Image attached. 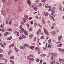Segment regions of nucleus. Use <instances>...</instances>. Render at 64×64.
I'll return each mask as SVG.
<instances>
[{"instance_id":"1","label":"nucleus","mask_w":64,"mask_h":64,"mask_svg":"<svg viewBox=\"0 0 64 64\" xmlns=\"http://www.w3.org/2000/svg\"><path fill=\"white\" fill-rule=\"evenodd\" d=\"M28 16L26 14H25L24 16V19L23 20V21L24 23H25L26 21H27V20L28 19Z\"/></svg>"},{"instance_id":"2","label":"nucleus","mask_w":64,"mask_h":64,"mask_svg":"<svg viewBox=\"0 0 64 64\" xmlns=\"http://www.w3.org/2000/svg\"><path fill=\"white\" fill-rule=\"evenodd\" d=\"M1 14L3 16H5L6 15V13L5 12V10H3V9L2 10Z\"/></svg>"},{"instance_id":"3","label":"nucleus","mask_w":64,"mask_h":64,"mask_svg":"<svg viewBox=\"0 0 64 64\" xmlns=\"http://www.w3.org/2000/svg\"><path fill=\"white\" fill-rule=\"evenodd\" d=\"M26 2L29 6L30 7V5H31V2L30 1V0H27Z\"/></svg>"},{"instance_id":"4","label":"nucleus","mask_w":64,"mask_h":64,"mask_svg":"<svg viewBox=\"0 0 64 64\" xmlns=\"http://www.w3.org/2000/svg\"><path fill=\"white\" fill-rule=\"evenodd\" d=\"M44 33L46 34V35H48V36L49 35V33H48V31H47V30H46V29H45V28H44Z\"/></svg>"},{"instance_id":"5","label":"nucleus","mask_w":64,"mask_h":64,"mask_svg":"<svg viewBox=\"0 0 64 64\" xmlns=\"http://www.w3.org/2000/svg\"><path fill=\"white\" fill-rule=\"evenodd\" d=\"M6 12H8V15L9 16L10 15L9 12H10V10H9L8 9H6Z\"/></svg>"},{"instance_id":"6","label":"nucleus","mask_w":64,"mask_h":64,"mask_svg":"<svg viewBox=\"0 0 64 64\" xmlns=\"http://www.w3.org/2000/svg\"><path fill=\"white\" fill-rule=\"evenodd\" d=\"M58 40L59 41H61V39H62V36H59L58 37Z\"/></svg>"},{"instance_id":"7","label":"nucleus","mask_w":64,"mask_h":64,"mask_svg":"<svg viewBox=\"0 0 64 64\" xmlns=\"http://www.w3.org/2000/svg\"><path fill=\"white\" fill-rule=\"evenodd\" d=\"M22 31L24 32V34L26 35H27V36L28 35V32H27L25 31V30H24V31Z\"/></svg>"},{"instance_id":"8","label":"nucleus","mask_w":64,"mask_h":64,"mask_svg":"<svg viewBox=\"0 0 64 64\" xmlns=\"http://www.w3.org/2000/svg\"><path fill=\"white\" fill-rule=\"evenodd\" d=\"M22 25H20V28L21 29V30L22 31H24V30L22 28Z\"/></svg>"},{"instance_id":"9","label":"nucleus","mask_w":64,"mask_h":64,"mask_svg":"<svg viewBox=\"0 0 64 64\" xmlns=\"http://www.w3.org/2000/svg\"><path fill=\"white\" fill-rule=\"evenodd\" d=\"M40 56H41V57H44L46 56V54H41L40 55Z\"/></svg>"},{"instance_id":"10","label":"nucleus","mask_w":64,"mask_h":64,"mask_svg":"<svg viewBox=\"0 0 64 64\" xmlns=\"http://www.w3.org/2000/svg\"><path fill=\"white\" fill-rule=\"evenodd\" d=\"M44 16L46 17V16H48V13H46L44 14Z\"/></svg>"},{"instance_id":"11","label":"nucleus","mask_w":64,"mask_h":64,"mask_svg":"<svg viewBox=\"0 0 64 64\" xmlns=\"http://www.w3.org/2000/svg\"><path fill=\"white\" fill-rule=\"evenodd\" d=\"M21 8H20L17 10V12H21Z\"/></svg>"},{"instance_id":"12","label":"nucleus","mask_w":64,"mask_h":64,"mask_svg":"<svg viewBox=\"0 0 64 64\" xmlns=\"http://www.w3.org/2000/svg\"><path fill=\"white\" fill-rule=\"evenodd\" d=\"M45 8H51V7L50 6H48L46 5Z\"/></svg>"},{"instance_id":"13","label":"nucleus","mask_w":64,"mask_h":64,"mask_svg":"<svg viewBox=\"0 0 64 64\" xmlns=\"http://www.w3.org/2000/svg\"><path fill=\"white\" fill-rule=\"evenodd\" d=\"M59 9L60 11H61L62 10V8L61 7V6H59Z\"/></svg>"},{"instance_id":"14","label":"nucleus","mask_w":64,"mask_h":64,"mask_svg":"<svg viewBox=\"0 0 64 64\" xmlns=\"http://www.w3.org/2000/svg\"><path fill=\"white\" fill-rule=\"evenodd\" d=\"M12 36H10L8 38L7 40H11L12 39Z\"/></svg>"},{"instance_id":"15","label":"nucleus","mask_w":64,"mask_h":64,"mask_svg":"<svg viewBox=\"0 0 64 64\" xmlns=\"http://www.w3.org/2000/svg\"><path fill=\"white\" fill-rule=\"evenodd\" d=\"M52 55L54 57H56L57 56V54H52Z\"/></svg>"},{"instance_id":"16","label":"nucleus","mask_w":64,"mask_h":64,"mask_svg":"<svg viewBox=\"0 0 64 64\" xmlns=\"http://www.w3.org/2000/svg\"><path fill=\"white\" fill-rule=\"evenodd\" d=\"M41 22H42V24H45V22L44 20V19H43L42 20V21Z\"/></svg>"},{"instance_id":"17","label":"nucleus","mask_w":64,"mask_h":64,"mask_svg":"<svg viewBox=\"0 0 64 64\" xmlns=\"http://www.w3.org/2000/svg\"><path fill=\"white\" fill-rule=\"evenodd\" d=\"M62 44H59L58 45V47H61V46H62Z\"/></svg>"},{"instance_id":"18","label":"nucleus","mask_w":64,"mask_h":64,"mask_svg":"<svg viewBox=\"0 0 64 64\" xmlns=\"http://www.w3.org/2000/svg\"><path fill=\"white\" fill-rule=\"evenodd\" d=\"M23 46L24 48H25L26 47H28V44H24L23 45Z\"/></svg>"},{"instance_id":"19","label":"nucleus","mask_w":64,"mask_h":64,"mask_svg":"<svg viewBox=\"0 0 64 64\" xmlns=\"http://www.w3.org/2000/svg\"><path fill=\"white\" fill-rule=\"evenodd\" d=\"M48 42L49 44H51V40L50 39L48 40Z\"/></svg>"},{"instance_id":"20","label":"nucleus","mask_w":64,"mask_h":64,"mask_svg":"<svg viewBox=\"0 0 64 64\" xmlns=\"http://www.w3.org/2000/svg\"><path fill=\"white\" fill-rule=\"evenodd\" d=\"M8 34V32H5L4 34V36H7Z\"/></svg>"},{"instance_id":"21","label":"nucleus","mask_w":64,"mask_h":64,"mask_svg":"<svg viewBox=\"0 0 64 64\" xmlns=\"http://www.w3.org/2000/svg\"><path fill=\"white\" fill-rule=\"evenodd\" d=\"M54 24H54V23H53V26H52L51 28V29H54Z\"/></svg>"},{"instance_id":"22","label":"nucleus","mask_w":64,"mask_h":64,"mask_svg":"<svg viewBox=\"0 0 64 64\" xmlns=\"http://www.w3.org/2000/svg\"><path fill=\"white\" fill-rule=\"evenodd\" d=\"M10 62L11 63H12V64H14V62H13V61H12V60H10Z\"/></svg>"},{"instance_id":"23","label":"nucleus","mask_w":64,"mask_h":64,"mask_svg":"<svg viewBox=\"0 0 64 64\" xmlns=\"http://www.w3.org/2000/svg\"><path fill=\"white\" fill-rule=\"evenodd\" d=\"M34 48V46H32L30 47V48L31 49H32Z\"/></svg>"},{"instance_id":"24","label":"nucleus","mask_w":64,"mask_h":64,"mask_svg":"<svg viewBox=\"0 0 64 64\" xmlns=\"http://www.w3.org/2000/svg\"><path fill=\"white\" fill-rule=\"evenodd\" d=\"M55 62V60H54L52 62H51V64H53Z\"/></svg>"},{"instance_id":"25","label":"nucleus","mask_w":64,"mask_h":64,"mask_svg":"<svg viewBox=\"0 0 64 64\" xmlns=\"http://www.w3.org/2000/svg\"><path fill=\"white\" fill-rule=\"evenodd\" d=\"M7 30L8 31H12V29L10 28H9Z\"/></svg>"},{"instance_id":"26","label":"nucleus","mask_w":64,"mask_h":64,"mask_svg":"<svg viewBox=\"0 0 64 64\" xmlns=\"http://www.w3.org/2000/svg\"><path fill=\"white\" fill-rule=\"evenodd\" d=\"M48 48H51V45H50V44H48Z\"/></svg>"},{"instance_id":"27","label":"nucleus","mask_w":64,"mask_h":64,"mask_svg":"<svg viewBox=\"0 0 64 64\" xmlns=\"http://www.w3.org/2000/svg\"><path fill=\"white\" fill-rule=\"evenodd\" d=\"M29 31H32V28H30L29 29Z\"/></svg>"},{"instance_id":"28","label":"nucleus","mask_w":64,"mask_h":64,"mask_svg":"<svg viewBox=\"0 0 64 64\" xmlns=\"http://www.w3.org/2000/svg\"><path fill=\"white\" fill-rule=\"evenodd\" d=\"M20 49H23L24 48H24L23 46H20Z\"/></svg>"},{"instance_id":"29","label":"nucleus","mask_w":64,"mask_h":64,"mask_svg":"<svg viewBox=\"0 0 64 64\" xmlns=\"http://www.w3.org/2000/svg\"><path fill=\"white\" fill-rule=\"evenodd\" d=\"M31 60H32V61H33V60H34V59L33 58H30V61H31Z\"/></svg>"},{"instance_id":"30","label":"nucleus","mask_w":64,"mask_h":64,"mask_svg":"<svg viewBox=\"0 0 64 64\" xmlns=\"http://www.w3.org/2000/svg\"><path fill=\"white\" fill-rule=\"evenodd\" d=\"M22 37H23V38H26V36H24V35L22 34Z\"/></svg>"},{"instance_id":"31","label":"nucleus","mask_w":64,"mask_h":64,"mask_svg":"<svg viewBox=\"0 0 64 64\" xmlns=\"http://www.w3.org/2000/svg\"><path fill=\"white\" fill-rule=\"evenodd\" d=\"M36 61L37 62H39V60L38 59H37L36 60Z\"/></svg>"},{"instance_id":"32","label":"nucleus","mask_w":64,"mask_h":64,"mask_svg":"<svg viewBox=\"0 0 64 64\" xmlns=\"http://www.w3.org/2000/svg\"><path fill=\"white\" fill-rule=\"evenodd\" d=\"M19 39L20 40H21V39H23V38L21 36H20L19 37Z\"/></svg>"},{"instance_id":"33","label":"nucleus","mask_w":64,"mask_h":64,"mask_svg":"<svg viewBox=\"0 0 64 64\" xmlns=\"http://www.w3.org/2000/svg\"><path fill=\"white\" fill-rule=\"evenodd\" d=\"M36 34H37V35H39L40 34V33L38 31V32H36Z\"/></svg>"},{"instance_id":"34","label":"nucleus","mask_w":64,"mask_h":64,"mask_svg":"<svg viewBox=\"0 0 64 64\" xmlns=\"http://www.w3.org/2000/svg\"><path fill=\"white\" fill-rule=\"evenodd\" d=\"M1 47H3V48H5V46H4L2 44L1 45Z\"/></svg>"},{"instance_id":"35","label":"nucleus","mask_w":64,"mask_h":64,"mask_svg":"<svg viewBox=\"0 0 64 64\" xmlns=\"http://www.w3.org/2000/svg\"><path fill=\"white\" fill-rule=\"evenodd\" d=\"M26 26H27V27H29V24L28 23L26 25Z\"/></svg>"},{"instance_id":"36","label":"nucleus","mask_w":64,"mask_h":64,"mask_svg":"<svg viewBox=\"0 0 64 64\" xmlns=\"http://www.w3.org/2000/svg\"><path fill=\"white\" fill-rule=\"evenodd\" d=\"M52 33L54 35H55V34H56V32L54 31H53Z\"/></svg>"},{"instance_id":"37","label":"nucleus","mask_w":64,"mask_h":64,"mask_svg":"<svg viewBox=\"0 0 64 64\" xmlns=\"http://www.w3.org/2000/svg\"><path fill=\"white\" fill-rule=\"evenodd\" d=\"M33 34H32V35H30V37H31V38H32V37H33Z\"/></svg>"},{"instance_id":"38","label":"nucleus","mask_w":64,"mask_h":64,"mask_svg":"<svg viewBox=\"0 0 64 64\" xmlns=\"http://www.w3.org/2000/svg\"><path fill=\"white\" fill-rule=\"evenodd\" d=\"M30 57H34V56L32 55L31 54H30Z\"/></svg>"},{"instance_id":"39","label":"nucleus","mask_w":64,"mask_h":64,"mask_svg":"<svg viewBox=\"0 0 64 64\" xmlns=\"http://www.w3.org/2000/svg\"><path fill=\"white\" fill-rule=\"evenodd\" d=\"M10 59H14V57L12 56V57H10Z\"/></svg>"},{"instance_id":"40","label":"nucleus","mask_w":64,"mask_h":64,"mask_svg":"<svg viewBox=\"0 0 64 64\" xmlns=\"http://www.w3.org/2000/svg\"><path fill=\"white\" fill-rule=\"evenodd\" d=\"M9 18H8V20H7L6 21V24H7V22H8V21H9Z\"/></svg>"},{"instance_id":"41","label":"nucleus","mask_w":64,"mask_h":64,"mask_svg":"<svg viewBox=\"0 0 64 64\" xmlns=\"http://www.w3.org/2000/svg\"><path fill=\"white\" fill-rule=\"evenodd\" d=\"M38 8L36 7H34V10H37Z\"/></svg>"},{"instance_id":"42","label":"nucleus","mask_w":64,"mask_h":64,"mask_svg":"<svg viewBox=\"0 0 64 64\" xmlns=\"http://www.w3.org/2000/svg\"><path fill=\"white\" fill-rule=\"evenodd\" d=\"M19 32H20V33H23V32H22V31H21V30H19Z\"/></svg>"},{"instance_id":"43","label":"nucleus","mask_w":64,"mask_h":64,"mask_svg":"<svg viewBox=\"0 0 64 64\" xmlns=\"http://www.w3.org/2000/svg\"><path fill=\"white\" fill-rule=\"evenodd\" d=\"M20 24L22 25H24V22H22Z\"/></svg>"},{"instance_id":"44","label":"nucleus","mask_w":64,"mask_h":64,"mask_svg":"<svg viewBox=\"0 0 64 64\" xmlns=\"http://www.w3.org/2000/svg\"><path fill=\"white\" fill-rule=\"evenodd\" d=\"M0 57L3 58V56L2 54H0Z\"/></svg>"},{"instance_id":"45","label":"nucleus","mask_w":64,"mask_h":64,"mask_svg":"<svg viewBox=\"0 0 64 64\" xmlns=\"http://www.w3.org/2000/svg\"><path fill=\"white\" fill-rule=\"evenodd\" d=\"M10 53H11V50H10L8 52V54L9 55H10Z\"/></svg>"},{"instance_id":"46","label":"nucleus","mask_w":64,"mask_h":64,"mask_svg":"<svg viewBox=\"0 0 64 64\" xmlns=\"http://www.w3.org/2000/svg\"><path fill=\"white\" fill-rule=\"evenodd\" d=\"M9 2H10V4H11L12 3V0H10V1H9Z\"/></svg>"},{"instance_id":"47","label":"nucleus","mask_w":64,"mask_h":64,"mask_svg":"<svg viewBox=\"0 0 64 64\" xmlns=\"http://www.w3.org/2000/svg\"><path fill=\"white\" fill-rule=\"evenodd\" d=\"M2 1L3 3L5 2H6V0H2Z\"/></svg>"},{"instance_id":"48","label":"nucleus","mask_w":64,"mask_h":64,"mask_svg":"<svg viewBox=\"0 0 64 64\" xmlns=\"http://www.w3.org/2000/svg\"><path fill=\"white\" fill-rule=\"evenodd\" d=\"M38 32H41V30L40 29L38 30Z\"/></svg>"},{"instance_id":"49","label":"nucleus","mask_w":64,"mask_h":64,"mask_svg":"<svg viewBox=\"0 0 64 64\" xmlns=\"http://www.w3.org/2000/svg\"><path fill=\"white\" fill-rule=\"evenodd\" d=\"M59 50L60 51H62V50H63V49H61L60 48H59Z\"/></svg>"},{"instance_id":"50","label":"nucleus","mask_w":64,"mask_h":64,"mask_svg":"<svg viewBox=\"0 0 64 64\" xmlns=\"http://www.w3.org/2000/svg\"><path fill=\"white\" fill-rule=\"evenodd\" d=\"M50 17L51 18H52H52H54L53 17V16H51V15L50 16Z\"/></svg>"},{"instance_id":"51","label":"nucleus","mask_w":64,"mask_h":64,"mask_svg":"<svg viewBox=\"0 0 64 64\" xmlns=\"http://www.w3.org/2000/svg\"><path fill=\"white\" fill-rule=\"evenodd\" d=\"M18 51H19V49H16V52H18Z\"/></svg>"},{"instance_id":"52","label":"nucleus","mask_w":64,"mask_h":64,"mask_svg":"<svg viewBox=\"0 0 64 64\" xmlns=\"http://www.w3.org/2000/svg\"><path fill=\"white\" fill-rule=\"evenodd\" d=\"M9 24L10 25H11V21H10L9 22Z\"/></svg>"},{"instance_id":"53","label":"nucleus","mask_w":64,"mask_h":64,"mask_svg":"<svg viewBox=\"0 0 64 64\" xmlns=\"http://www.w3.org/2000/svg\"><path fill=\"white\" fill-rule=\"evenodd\" d=\"M35 5L34 4V5H32V8H33V7H35Z\"/></svg>"},{"instance_id":"54","label":"nucleus","mask_w":64,"mask_h":64,"mask_svg":"<svg viewBox=\"0 0 64 64\" xmlns=\"http://www.w3.org/2000/svg\"><path fill=\"white\" fill-rule=\"evenodd\" d=\"M36 38L34 37V41H36Z\"/></svg>"},{"instance_id":"55","label":"nucleus","mask_w":64,"mask_h":64,"mask_svg":"<svg viewBox=\"0 0 64 64\" xmlns=\"http://www.w3.org/2000/svg\"><path fill=\"white\" fill-rule=\"evenodd\" d=\"M51 10L52 9L50 8H48V11H51Z\"/></svg>"},{"instance_id":"56","label":"nucleus","mask_w":64,"mask_h":64,"mask_svg":"<svg viewBox=\"0 0 64 64\" xmlns=\"http://www.w3.org/2000/svg\"><path fill=\"white\" fill-rule=\"evenodd\" d=\"M32 19V18L30 17L28 18V20H31Z\"/></svg>"},{"instance_id":"57","label":"nucleus","mask_w":64,"mask_h":64,"mask_svg":"<svg viewBox=\"0 0 64 64\" xmlns=\"http://www.w3.org/2000/svg\"><path fill=\"white\" fill-rule=\"evenodd\" d=\"M9 2H8L6 3L7 5H8L9 4Z\"/></svg>"},{"instance_id":"58","label":"nucleus","mask_w":64,"mask_h":64,"mask_svg":"<svg viewBox=\"0 0 64 64\" xmlns=\"http://www.w3.org/2000/svg\"><path fill=\"white\" fill-rule=\"evenodd\" d=\"M34 24L35 26H37V23H36V22H35Z\"/></svg>"},{"instance_id":"59","label":"nucleus","mask_w":64,"mask_h":64,"mask_svg":"<svg viewBox=\"0 0 64 64\" xmlns=\"http://www.w3.org/2000/svg\"><path fill=\"white\" fill-rule=\"evenodd\" d=\"M53 60V57L52 56L51 58V60Z\"/></svg>"},{"instance_id":"60","label":"nucleus","mask_w":64,"mask_h":64,"mask_svg":"<svg viewBox=\"0 0 64 64\" xmlns=\"http://www.w3.org/2000/svg\"><path fill=\"white\" fill-rule=\"evenodd\" d=\"M14 50L15 51H16V50H17V48H16V47H14Z\"/></svg>"},{"instance_id":"61","label":"nucleus","mask_w":64,"mask_h":64,"mask_svg":"<svg viewBox=\"0 0 64 64\" xmlns=\"http://www.w3.org/2000/svg\"><path fill=\"white\" fill-rule=\"evenodd\" d=\"M11 45L13 47V46H14V44H11Z\"/></svg>"},{"instance_id":"62","label":"nucleus","mask_w":64,"mask_h":64,"mask_svg":"<svg viewBox=\"0 0 64 64\" xmlns=\"http://www.w3.org/2000/svg\"><path fill=\"white\" fill-rule=\"evenodd\" d=\"M0 26L1 28H3V25H2V24H1Z\"/></svg>"},{"instance_id":"63","label":"nucleus","mask_w":64,"mask_h":64,"mask_svg":"<svg viewBox=\"0 0 64 64\" xmlns=\"http://www.w3.org/2000/svg\"><path fill=\"white\" fill-rule=\"evenodd\" d=\"M59 60L60 61H62V60L60 58L59 59Z\"/></svg>"},{"instance_id":"64","label":"nucleus","mask_w":64,"mask_h":64,"mask_svg":"<svg viewBox=\"0 0 64 64\" xmlns=\"http://www.w3.org/2000/svg\"><path fill=\"white\" fill-rule=\"evenodd\" d=\"M61 42H56L57 44H58V43H61Z\"/></svg>"}]
</instances>
